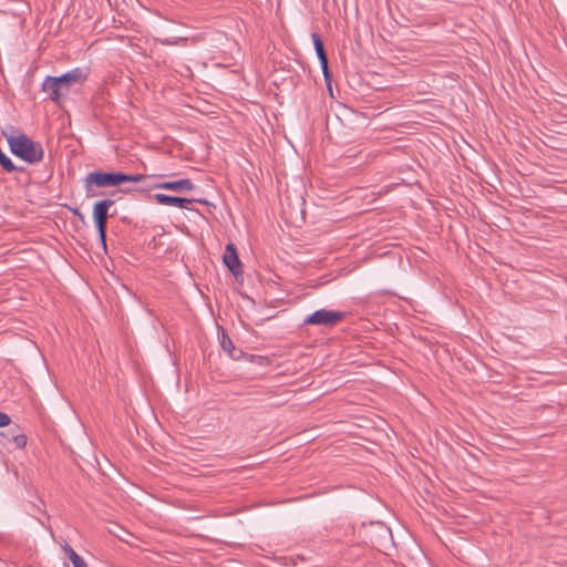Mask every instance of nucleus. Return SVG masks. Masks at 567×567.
<instances>
[{"mask_svg":"<svg viewBox=\"0 0 567 567\" xmlns=\"http://www.w3.org/2000/svg\"><path fill=\"white\" fill-rule=\"evenodd\" d=\"M154 199L161 205L175 206L182 209H189V205L194 202L193 199L171 196L162 193L155 194Z\"/></svg>","mask_w":567,"mask_h":567,"instance_id":"6e6552de","label":"nucleus"},{"mask_svg":"<svg viewBox=\"0 0 567 567\" xmlns=\"http://www.w3.org/2000/svg\"><path fill=\"white\" fill-rule=\"evenodd\" d=\"M62 549L71 560L73 567H87L86 561L68 543H64Z\"/></svg>","mask_w":567,"mask_h":567,"instance_id":"9b49d317","label":"nucleus"},{"mask_svg":"<svg viewBox=\"0 0 567 567\" xmlns=\"http://www.w3.org/2000/svg\"><path fill=\"white\" fill-rule=\"evenodd\" d=\"M220 346L223 350L233 359H237L238 355L236 354V348L231 341V339L226 334L223 333L220 339Z\"/></svg>","mask_w":567,"mask_h":567,"instance_id":"f8f14e48","label":"nucleus"},{"mask_svg":"<svg viewBox=\"0 0 567 567\" xmlns=\"http://www.w3.org/2000/svg\"><path fill=\"white\" fill-rule=\"evenodd\" d=\"M74 214L79 215L80 217H82V215L79 213L78 209L74 210Z\"/></svg>","mask_w":567,"mask_h":567,"instance_id":"2eb2a0df","label":"nucleus"},{"mask_svg":"<svg viewBox=\"0 0 567 567\" xmlns=\"http://www.w3.org/2000/svg\"><path fill=\"white\" fill-rule=\"evenodd\" d=\"M311 38L313 40V45H315L316 53L318 55V59H319L321 68H322L324 79H326V81L329 82L330 73H329V69H328V58H327V54L324 51L323 42L318 33H312Z\"/></svg>","mask_w":567,"mask_h":567,"instance_id":"1a4fd4ad","label":"nucleus"},{"mask_svg":"<svg viewBox=\"0 0 567 567\" xmlns=\"http://www.w3.org/2000/svg\"><path fill=\"white\" fill-rule=\"evenodd\" d=\"M224 264L234 274L238 275L243 272L241 262L238 258L237 250L234 244H228L225 248L223 256Z\"/></svg>","mask_w":567,"mask_h":567,"instance_id":"0eeeda50","label":"nucleus"},{"mask_svg":"<svg viewBox=\"0 0 567 567\" xmlns=\"http://www.w3.org/2000/svg\"><path fill=\"white\" fill-rule=\"evenodd\" d=\"M27 442V435L20 432L17 424L8 427L6 432H0V447L2 449L9 451L12 449H24Z\"/></svg>","mask_w":567,"mask_h":567,"instance_id":"423d86ee","label":"nucleus"},{"mask_svg":"<svg viewBox=\"0 0 567 567\" xmlns=\"http://www.w3.org/2000/svg\"><path fill=\"white\" fill-rule=\"evenodd\" d=\"M84 80L83 71L73 69L61 76H48L42 84V89L52 101L60 102L62 97L68 95L73 84H80Z\"/></svg>","mask_w":567,"mask_h":567,"instance_id":"f257e3e1","label":"nucleus"},{"mask_svg":"<svg viewBox=\"0 0 567 567\" xmlns=\"http://www.w3.org/2000/svg\"><path fill=\"white\" fill-rule=\"evenodd\" d=\"M155 188L167 189L177 193L190 192L195 188V185L190 179H179L175 182H164L155 186Z\"/></svg>","mask_w":567,"mask_h":567,"instance_id":"9d476101","label":"nucleus"},{"mask_svg":"<svg viewBox=\"0 0 567 567\" xmlns=\"http://www.w3.org/2000/svg\"><path fill=\"white\" fill-rule=\"evenodd\" d=\"M114 205V200L104 199L94 204L93 218L99 233L100 241L104 249H106V224L109 218V208Z\"/></svg>","mask_w":567,"mask_h":567,"instance_id":"20e7f679","label":"nucleus"},{"mask_svg":"<svg viewBox=\"0 0 567 567\" xmlns=\"http://www.w3.org/2000/svg\"><path fill=\"white\" fill-rule=\"evenodd\" d=\"M6 136L14 155L31 164L42 161L44 151L40 143L32 141L24 134Z\"/></svg>","mask_w":567,"mask_h":567,"instance_id":"f03ea898","label":"nucleus"},{"mask_svg":"<svg viewBox=\"0 0 567 567\" xmlns=\"http://www.w3.org/2000/svg\"><path fill=\"white\" fill-rule=\"evenodd\" d=\"M10 423H11L10 416L4 412H0V427L8 426V425H10Z\"/></svg>","mask_w":567,"mask_h":567,"instance_id":"4468645a","label":"nucleus"},{"mask_svg":"<svg viewBox=\"0 0 567 567\" xmlns=\"http://www.w3.org/2000/svg\"><path fill=\"white\" fill-rule=\"evenodd\" d=\"M146 178L142 174H124V173H107V172H93L86 177L87 184H94L97 187L115 186L126 182L138 183Z\"/></svg>","mask_w":567,"mask_h":567,"instance_id":"7ed1b4c3","label":"nucleus"},{"mask_svg":"<svg viewBox=\"0 0 567 567\" xmlns=\"http://www.w3.org/2000/svg\"><path fill=\"white\" fill-rule=\"evenodd\" d=\"M344 318L341 311L320 309L305 319V324L334 327Z\"/></svg>","mask_w":567,"mask_h":567,"instance_id":"39448f33","label":"nucleus"},{"mask_svg":"<svg viewBox=\"0 0 567 567\" xmlns=\"http://www.w3.org/2000/svg\"><path fill=\"white\" fill-rule=\"evenodd\" d=\"M0 164L7 172L11 173L17 171V166L13 162L0 150Z\"/></svg>","mask_w":567,"mask_h":567,"instance_id":"ddd939ff","label":"nucleus"}]
</instances>
